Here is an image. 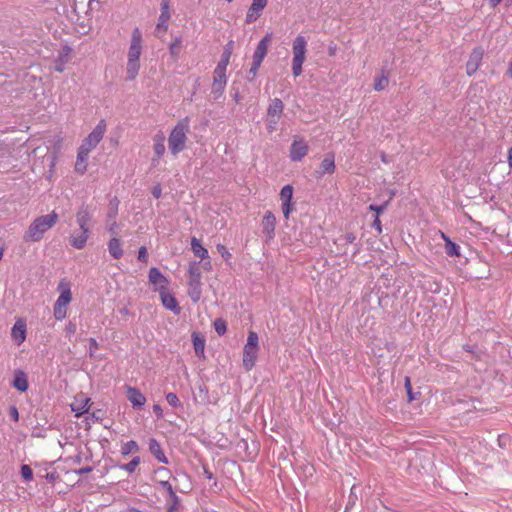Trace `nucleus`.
I'll use <instances>...</instances> for the list:
<instances>
[{
  "label": "nucleus",
  "instance_id": "f3484780",
  "mask_svg": "<svg viewBox=\"0 0 512 512\" xmlns=\"http://www.w3.org/2000/svg\"><path fill=\"white\" fill-rule=\"evenodd\" d=\"M162 305L175 314L180 313V307L175 297L168 292V288L159 292Z\"/></svg>",
  "mask_w": 512,
  "mask_h": 512
},
{
  "label": "nucleus",
  "instance_id": "dca6fc26",
  "mask_svg": "<svg viewBox=\"0 0 512 512\" xmlns=\"http://www.w3.org/2000/svg\"><path fill=\"white\" fill-rule=\"evenodd\" d=\"M11 337L17 345L22 344L26 339V323L23 319H18L11 330Z\"/></svg>",
  "mask_w": 512,
  "mask_h": 512
},
{
  "label": "nucleus",
  "instance_id": "c756f323",
  "mask_svg": "<svg viewBox=\"0 0 512 512\" xmlns=\"http://www.w3.org/2000/svg\"><path fill=\"white\" fill-rule=\"evenodd\" d=\"M140 70V61L127 59L126 63V80H134Z\"/></svg>",
  "mask_w": 512,
  "mask_h": 512
},
{
  "label": "nucleus",
  "instance_id": "c9c22d12",
  "mask_svg": "<svg viewBox=\"0 0 512 512\" xmlns=\"http://www.w3.org/2000/svg\"><path fill=\"white\" fill-rule=\"evenodd\" d=\"M67 307L68 306H64V305H60V304H54L53 314H54V317H55L56 320L61 321L64 318H66Z\"/></svg>",
  "mask_w": 512,
  "mask_h": 512
},
{
  "label": "nucleus",
  "instance_id": "0e129e2a",
  "mask_svg": "<svg viewBox=\"0 0 512 512\" xmlns=\"http://www.w3.org/2000/svg\"><path fill=\"white\" fill-rule=\"evenodd\" d=\"M11 416L13 417V419L15 421L18 420L19 414H18V411H17V409L15 407L11 408Z\"/></svg>",
  "mask_w": 512,
  "mask_h": 512
},
{
  "label": "nucleus",
  "instance_id": "7ed1b4c3",
  "mask_svg": "<svg viewBox=\"0 0 512 512\" xmlns=\"http://www.w3.org/2000/svg\"><path fill=\"white\" fill-rule=\"evenodd\" d=\"M307 40L304 36L298 35L292 43V73L294 77L302 74V66L306 60Z\"/></svg>",
  "mask_w": 512,
  "mask_h": 512
},
{
  "label": "nucleus",
  "instance_id": "c85d7f7f",
  "mask_svg": "<svg viewBox=\"0 0 512 512\" xmlns=\"http://www.w3.org/2000/svg\"><path fill=\"white\" fill-rule=\"evenodd\" d=\"M12 386L18 391L25 392L28 389L27 376L23 371H17Z\"/></svg>",
  "mask_w": 512,
  "mask_h": 512
},
{
  "label": "nucleus",
  "instance_id": "423d86ee",
  "mask_svg": "<svg viewBox=\"0 0 512 512\" xmlns=\"http://www.w3.org/2000/svg\"><path fill=\"white\" fill-rule=\"evenodd\" d=\"M227 67L217 65L213 71V84L211 89V96L214 100L219 99L227 85V76H226Z\"/></svg>",
  "mask_w": 512,
  "mask_h": 512
},
{
  "label": "nucleus",
  "instance_id": "49530a36",
  "mask_svg": "<svg viewBox=\"0 0 512 512\" xmlns=\"http://www.w3.org/2000/svg\"><path fill=\"white\" fill-rule=\"evenodd\" d=\"M214 328H215V331L219 334V335H223L225 332H226V324L223 320L221 319H217L215 320L214 322Z\"/></svg>",
  "mask_w": 512,
  "mask_h": 512
},
{
  "label": "nucleus",
  "instance_id": "4d7b16f0",
  "mask_svg": "<svg viewBox=\"0 0 512 512\" xmlns=\"http://www.w3.org/2000/svg\"><path fill=\"white\" fill-rule=\"evenodd\" d=\"M372 227L378 231V233L382 232L381 222L379 220V216L377 215L372 223Z\"/></svg>",
  "mask_w": 512,
  "mask_h": 512
},
{
  "label": "nucleus",
  "instance_id": "a878e982",
  "mask_svg": "<svg viewBox=\"0 0 512 512\" xmlns=\"http://www.w3.org/2000/svg\"><path fill=\"white\" fill-rule=\"evenodd\" d=\"M189 286L190 287H201V272L197 263L189 265Z\"/></svg>",
  "mask_w": 512,
  "mask_h": 512
},
{
  "label": "nucleus",
  "instance_id": "f257e3e1",
  "mask_svg": "<svg viewBox=\"0 0 512 512\" xmlns=\"http://www.w3.org/2000/svg\"><path fill=\"white\" fill-rule=\"evenodd\" d=\"M58 221V215L51 212L46 215L39 216L33 220L26 232L23 239L26 242H39L43 239L44 234L51 229Z\"/></svg>",
  "mask_w": 512,
  "mask_h": 512
},
{
  "label": "nucleus",
  "instance_id": "79ce46f5",
  "mask_svg": "<svg viewBox=\"0 0 512 512\" xmlns=\"http://www.w3.org/2000/svg\"><path fill=\"white\" fill-rule=\"evenodd\" d=\"M181 46V39L176 38L174 42H172L169 46V51L173 57H178L179 55V48Z\"/></svg>",
  "mask_w": 512,
  "mask_h": 512
},
{
  "label": "nucleus",
  "instance_id": "f704fd0d",
  "mask_svg": "<svg viewBox=\"0 0 512 512\" xmlns=\"http://www.w3.org/2000/svg\"><path fill=\"white\" fill-rule=\"evenodd\" d=\"M165 137L161 134L156 136L155 143H154V152L157 157L163 156L165 153Z\"/></svg>",
  "mask_w": 512,
  "mask_h": 512
},
{
  "label": "nucleus",
  "instance_id": "774afa93",
  "mask_svg": "<svg viewBox=\"0 0 512 512\" xmlns=\"http://www.w3.org/2000/svg\"><path fill=\"white\" fill-rule=\"evenodd\" d=\"M507 75L512 79V61L509 64V67L507 69Z\"/></svg>",
  "mask_w": 512,
  "mask_h": 512
},
{
  "label": "nucleus",
  "instance_id": "f03ea898",
  "mask_svg": "<svg viewBox=\"0 0 512 512\" xmlns=\"http://www.w3.org/2000/svg\"><path fill=\"white\" fill-rule=\"evenodd\" d=\"M188 132L189 119L186 117L177 123L168 137V147L173 155H177L184 150Z\"/></svg>",
  "mask_w": 512,
  "mask_h": 512
},
{
  "label": "nucleus",
  "instance_id": "09e8293b",
  "mask_svg": "<svg viewBox=\"0 0 512 512\" xmlns=\"http://www.w3.org/2000/svg\"><path fill=\"white\" fill-rule=\"evenodd\" d=\"M268 0H253L251 6L254 10L262 11L266 5Z\"/></svg>",
  "mask_w": 512,
  "mask_h": 512
},
{
  "label": "nucleus",
  "instance_id": "338daca9",
  "mask_svg": "<svg viewBox=\"0 0 512 512\" xmlns=\"http://www.w3.org/2000/svg\"><path fill=\"white\" fill-rule=\"evenodd\" d=\"M92 471V468L91 467H84V468H81L78 473L79 474H84V473H88V472H91Z\"/></svg>",
  "mask_w": 512,
  "mask_h": 512
},
{
  "label": "nucleus",
  "instance_id": "680f3d73",
  "mask_svg": "<svg viewBox=\"0 0 512 512\" xmlns=\"http://www.w3.org/2000/svg\"><path fill=\"white\" fill-rule=\"evenodd\" d=\"M346 243H353L356 240V236L353 233H347L344 236Z\"/></svg>",
  "mask_w": 512,
  "mask_h": 512
},
{
  "label": "nucleus",
  "instance_id": "ddd939ff",
  "mask_svg": "<svg viewBox=\"0 0 512 512\" xmlns=\"http://www.w3.org/2000/svg\"><path fill=\"white\" fill-rule=\"evenodd\" d=\"M272 40V34L267 33L257 44V47L253 54V60L259 61L262 63L265 56L267 55L268 46Z\"/></svg>",
  "mask_w": 512,
  "mask_h": 512
},
{
  "label": "nucleus",
  "instance_id": "bf43d9fd",
  "mask_svg": "<svg viewBox=\"0 0 512 512\" xmlns=\"http://www.w3.org/2000/svg\"><path fill=\"white\" fill-rule=\"evenodd\" d=\"M153 412L155 413V415L157 416V418H159V419H160V418H162V417H163V410H162V408H161V406H160V405L155 404V405L153 406Z\"/></svg>",
  "mask_w": 512,
  "mask_h": 512
},
{
  "label": "nucleus",
  "instance_id": "20e7f679",
  "mask_svg": "<svg viewBox=\"0 0 512 512\" xmlns=\"http://www.w3.org/2000/svg\"><path fill=\"white\" fill-rule=\"evenodd\" d=\"M259 338L256 332L248 333L247 342L243 349V366L247 371L251 370L257 360L259 352Z\"/></svg>",
  "mask_w": 512,
  "mask_h": 512
},
{
  "label": "nucleus",
  "instance_id": "ea45409f",
  "mask_svg": "<svg viewBox=\"0 0 512 512\" xmlns=\"http://www.w3.org/2000/svg\"><path fill=\"white\" fill-rule=\"evenodd\" d=\"M261 12L262 11L254 10L253 7L250 6L246 14V23L251 24L255 22L260 17Z\"/></svg>",
  "mask_w": 512,
  "mask_h": 512
},
{
  "label": "nucleus",
  "instance_id": "6e6d98bb",
  "mask_svg": "<svg viewBox=\"0 0 512 512\" xmlns=\"http://www.w3.org/2000/svg\"><path fill=\"white\" fill-rule=\"evenodd\" d=\"M138 259L142 262L147 261V249L145 247H141L138 251Z\"/></svg>",
  "mask_w": 512,
  "mask_h": 512
},
{
  "label": "nucleus",
  "instance_id": "a18cd8bd",
  "mask_svg": "<svg viewBox=\"0 0 512 512\" xmlns=\"http://www.w3.org/2000/svg\"><path fill=\"white\" fill-rule=\"evenodd\" d=\"M405 389H406V392H407L408 401L409 402L414 401L416 399V395L412 391L411 382H410V378L409 377L405 378Z\"/></svg>",
  "mask_w": 512,
  "mask_h": 512
},
{
  "label": "nucleus",
  "instance_id": "aec40b11",
  "mask_svg": "<svg viewBox=\"0 0 512 512\" xmlns=\"http://www.w3.org/2000/svg\"><path fill=\"white\" fill-rule=\"evenodd\" d=\"M90 235V229L80 230L79 233H73L69 237V242L75 249H83Z\"/></svg>",
  "mask_w": 512,
  "mask_h": 512
},
{
  "label": "nucleus",
  "instance_id": "a211bd4d",
  "mask_svg": "<svg viewBox=\"0 0 512 512\" xmlns=\"http://www.w3.org/2000/svg\"><path fill=\"white\" fill-rule=\"evenodd\" d=\"M127 398L133 408H142L146 402L145 396L135 387H127Z\"/></svg>",
  "mask_w": 512,
  "mask_h": 512
},
{
  "label": "nucleus",
  "instance_id": "1a4fd4ad",
  "mask_svg": "<svg viewBox=\"0 0 512 512\" xmlns=\"http://www.w3.org/2000/svg\"><path fill=\"white\" fill-rule=\"evenodd\" d=\"M293 187L287 184L282 187L280 191V199L282 202L281 208L285 219H289L291 212L293 211Z\"/></svg>",
  "mask_w": 512,
  "mask_h": 512
},
{
  "label": "nucleus",
  "instance_id": "052dcab7",
  "mask_svg": "<svg viewBox=\"0 0 512 512\" xmlns=\"http://www.w3.org/2000/svg\"><path fill=\"white\" fill-rule=\"evenodd\" d=\"M218 251L221 253L222 257L228 258L230 257V253L226 250V248L223 245H218Z\"/></svg>",
  "mask_w": 512,
  "mask_h": 512
},
{
  "label": "nucleus",
  "instance_id": "864d4df0",
  "mask_svg": "<svg viewBox=\"0 0 512 512\" xmlns=\"http://www.w3.org/2000/svg\"><path fill=\"white\" fill-rule=\"evenodd\" d=\"M97 348H98V343H97L96 339L90 338L89 339V356L91 358L94 357V352H95V350H97Z\"/></svg>",
  "mask_w": 512,
  "mask_h": 512
},
{
  "label": "nucleus",
  "instance_id": "bb28decb",
  "mask_svg": "<svg viewBox=\"0 0 512 512\" xmlns=\"http://www.w3.org/2000/svg\"><path fill=\"white\" fill-rule=\"evenodd\" d=\"M441 238L445 242V252L448 256L451 257H459L460 256V247L456 243H454L445 233L440 232Z\"/></svg>",
  "mask_w": 512,
  "mask_h": 512
},
{
  "label": "nucleus",
  "instance_id": "2f4dec72",
  "mask_svg": "<svg viewBox=\"0 0 512 512\" xmlns=\"http://www.w3.org/2000/svg\"><path fill=\"white\" fill-rule=\"evenodd\" d=\"M191 249L195 256L199 257L200 259H205L208 257V251L206 248H204L199 240L195 237L191 240Z\"/></svg>",
  "mask_w": 512,
  "mask_h": 512
},
{
  "label": "nucleus",
  "instance_id": "5fc2aeb1",
  "mask_svg": "<svg viewBox=\"0 0 512 512\" xmlns=\"http://www.w3.org/2000/svg\"><path fill=\"white\" fill-rule=\"evenodd\" d=\"M76 329V324L70 321L65 327V332L68 336H71L75 334Z\"/></svg>",
  "mask_w": 512,
  "mask_h": 512
},
{
  "label": "nucleus",
  "instance_id": "0eeeda50",
  "mask_svg": "<svg viewBox=\"0 0 512 512\" xmlns=\"http://www.w3.org/2000/svg\"><path fill=\"white\" fill-rule=\"evenodd\" d=\"M142 33L139 28H134L131 34L130 46L127 53V59L140 61L142 53Z\"/></svg>",
  "mask_w": 512,
  "mask_h": 512
},
{
  "label": "nucleus",
  "instance_id": "a19ab883",
  "mask_svg": "<svg viewBox=\"0 0 512 512\" xmlns=\"http://www.w3.org/2000/svg\"><path fill=\"white\" fill-rule=\"evenodd\" d=\"M160 485L167 492L171 500L176 501L178 499L176 493L173 490L172 485L168 481H161Z\"/></svg>",
  "mask_w": 512,
  "mask_h": 512
},
{
  "label": "nucleus",
  "instance_id": "de8ad7c7",
  "mask_svg": "<svg viewBox=\"0 0 512 512\" xmlns=\"http://www.w3.org/2000/svg\"><path fill=\"white\" fill-rule=\"evenodd\" d=\"M189 295L194 302H197L201 296V287H190Z\"/></svg>",
  "mask_w": 512,
  "mask_h": 512
},
{
  "label": "nucleus",
  "instance_id": "6e6552de",
  "mask_svg": "<svg viewBox=\"0 0 512 512\" xmlns=\"http://www.w3.org/2000/svg\"><path fill=\"white\" fill-rule=\"evenodd\" d=\"M309 152V146L306 140L301 137H295L290 147V159L293 162H300Z\"/></svg>",
  "mask_w": 512,
  "mask_h": 512
},
{
  "label": "nucleus",
  "instance_id": "9d476101",
  "mask_svg": "<svg viewBox=\"0 0 512 512\" xmlns=\"http://www.w3.org/2000/svg\"><path fill=\"white\" fill-rule=\"evenodd\" d=\"M170 19V8L169 0H162L161 3V14L155 29V33L158 37H161V33H164L168 29V21Z\"/></svg>",
  "mask_w": 512,
  "mask_h": 512
},
{
  "label": "nucleus",
  "instance_id": "4c0bfd02",
  "mask_svg": "<svg viewBox=\"0 0 512 512\" xmlns=\"http://www.w3.org/2000/svg\"><path fill=\"white\" fill-rule=\"evenodd\" d=\"M139 464L140 457L136 456L129 463L120 465V468L127 471L128 473H133Z\"/></svg>",
  "mask_w": 512,
  "mask_h": 512
},
{
  "label": "nucleus",
  "instance_id": "e433bc0d",
  "mask_svg": "<svg viewBox=\"0 0 512 512\" xmlns=\"http://www.w3.org/2000/svg\"><path fill=\"white\" fill-rule=\"evenodd\" d=\"M193 345H194L195 353L198 356H203L204 348H205V341L203 339H201L200 337H198L197 335H193Z\"/></svg>",
  "mask_w": 512,
  "mask_h": 512
},
{
  "label": "nucleus",
  "instance_id": "c03bdc74",
  "mask_svg": "<svg viewBox=\"0 0 512 512\" xmlns=\"http://www.w3.org/2000/svg\"><path fill=\"white\" fill-rule=\"evenodd\" d=\"M21 475L26 481H31L33 479V471L31 467L29 465H22Z\"/></svg>",
  "mask_w": 512,
  "mask_h": 512
},
{
  "label": "nucleus",
  "instance_id": "f8f14e48",
  "mask_svg": "<svg viewBox=\"0 0 512 512\" xmlns=\"http://www.w3.org/2000/svg\"><path fill=\"white\" fill-rule=\"evenodd\" d=\"M276 218L271 211H266L262 219V232L268 240L274 237Z\"/></svg>",
  "mask_w": 512,
  "mask_h": 512
},
{
  "label": "nucleus",
  "instance_id": "603ef678",
  "mask_svg": "<svg viewBox=\"0 0 512 512\" xmlns=\"http://www.w3.org/2000/svg\"><path fill=\"white\" fill-rule=\"evenodd\" d=\"M387 205H388V202H385V203H384V204H382V205H375V204H371V205L369 206V209H370L371 211L376 212V213H377V215H379L380 213H382V212L386 209Z\"/></svg>",
  "mask_w": 512,
  "mask_h": 512
},
{
  "label": "nucleus",
  "instance_id": "72a5a7b5",
  "mask_svg": "<svg viewBox=\"0 0 512 512\" xmlns=\"http://www.w3.org/2000/svg\"><path fill=\"white\" fill-rule=\"evenodd\" d=\"M138 451H139V446H138L137 442L134 440H130V441L124 443L121 447V454L123 456H127L131 453L138 452Z\"/></svg>",
  "mask_w": 512,
  "mask_h": 512
},
{
  "label": "nucleus",
  "instance_id": "13d9d810",
  "mask_svg": "<svg viewBox=\"0 0 512 512\" xmlns=\"http://www.w3.org/2000/svg\"><path fill=\"white\" fill-rule=\"evenodd\" d=\"M161 194H162V188H161V186H160V185H156V186H154V187H153V189H152V195H153L156 199H158V198H160V197H161Z\"/></svg>",
  "mask_w": 512,
  "mask_h": 512
},
{
  "label": "nucleus",
  "instance_id": "2eb2a0df",
  "mask_svg": "<svg viewBox=\"0 0 512 512\" xmlns=\"http://www.w3.org/2000/svg\"><path fill=\"white\" fill-rule=\"evenodd\" d=\"M92 220V212L88 206H82L76 213V222L80 230L90 229V222Z\"/></svg>",
  "mask_w": 512,
  "mask_h": 512
},
{
  "label": "nucleus",
  "instance_id": "e2e57ef3",
  "mask_svg": "<svg viewBox=\"0 0 512 512\" xmlns=\"http://www.w3.org/2000/svg\"><path fill=\"white\" fill-rule=\"evenodd\" d=\"M507 162L509 167L512 169V146L509 148L507 153Z\"/></svg>",
  "mask_w": 512,
  "mask_h": 512
},
{
  "label": "nucleus",
  "instance_id": "4be33fe9",
  "mask_svg": "<svg viewBox=\"0 0 512 512\" xmlns=\"http://www.w3.org/2000/svg\"><path fill=\"white\" fill-rule=\"evenodd\" d=\"M149 451L160 463H168L167 457L165 456L160 443L154 438L149 441Z\"/></svg>",
  "mask_w": 512,
  "mask_h": 512
},
{
  "label": "nucleus",
  "instance_id": "5701e85b",
  "mask_svg": "<svg viewBox=\"0 0 512 512\" xmlns=\"http://www.w3.org/2000/svg\"><path fill=\"white\" fill-rule=\"evenodd\" d=\"M89 154L90 153L86 152L85 149H81V148L78 149L77 159H76V163H75V171L77 173L84 174L85 171L87 170V161L89 158Z\"/></svg>",
  "mask_w": 512,
  "mask_h": 512
},
{
  "label": "nucleus",
  "instance_id": "9b49d317",
  "mask_svg": "<svg viewBox=\"0 0 512 512\" xmlns=\"http://www.w3.org/2000/svg\"><path fill=\"white\" fill-rule=\"evenodd\" d=\"M149 282L154 286V290L161 292L167 289L168 279L156 267H152L148 274Z\"/></svg>",
  "mask_w": 512,
  "mask_h": 512
},
{
  "label": "nucleus",
  "instance_id": "b1692460",
  "mask_svg": "<svg viewBox=\"0 0 512 512\" xmlns=\"http://www.w3.org/2000/svg\"><path fill=\"white\" fill-rule=\"evenodd\" d=\"M108 252L113 259H120L123 256L122 243L117 237H112L108 242Z\"/></svg>",
  "mask_w": 512,
  "mask_h": 512
},
{
  "label": "nucleus",
  "instance_id": "412c9836",
  "mask_svg": "<svg viewBox=\"0 0 512 512\" xmlns=\"http://www.w3.org/2000/svg\"><path fill=\"white\" fill-rule=\"evenodd\" d=\"M89 402L90 399L81 395L76 397L75 400L71 403V410L75 412L76 417H80L84 413H87L89 410Z\"/></svg>",
  "mask_w": 512,
  "mask_h": 512
},
{
  "label": "nucleus",
  "instance_id": "69168bd1",
  "mask_svg": "<svg viewBox=\"0 0 512 512\" xmlns=\"http://www.w3.org/2000/svg\"><path fill=\"white\" fill-rule=\"evenodd\" d=\"M116 226H117L116 222H113L112 224H110L108 227L109 232L112 234H116V232H115Z\"/></svg>",
  "mask_w": 512,
  "mask_h": 512
},
{
  "label": "nucleus",
  "instance_id": "3c124183",
  "mask_svg": "<svg viewBox=\"0 0 512 512\" xmlns=\"http://www.w3.org/2000/svg\"><path fill=\"white\" fill-rule=\"evenodd\" d=\"M260 66L261 62L253 60L251 68L249 70V75H251L252 77H249V80H252L256 76Z\"/></svg>",
  "mask_w": 512,
  "mask_h": 512
},
{
  "label": "nucleus",
  "instance_id": "8fccbe9b",
  "mask_svg": "<svg viewBox=\"0 0 512 512\" xmlns=\"http://www.w3.org/2000/svg\"><path fill=\"white\" fill-rule=\"evenodd\" d=\"M280 118H267V129L269 132L276 130Z\"/></svg>",
  "mask_w": 512,
  "mask_h": 512
},
{
  "label": "nucleus",
  "instance_id": "393cba45",
  "mask_svg": "<svg viewBox=\"0 0 512 512\" xmlns=\"http://www.w3.org/2000/svg\"><path fill=\"white\" fill-rule=\"evenodd\" d=\"M284 105L279 98H274L268 107L267 118H280L283 113Z\"/></svg>",
  "mask_w": 512,
  "mask_h": 512
},
{
  "label": "nucleus",
  "instance_id": "4468645a",
  "mask_svg": "<svg viewBox=\"0 0 512 512\" xmlns=\"http://www.w3.org/2000/svg\"><path fill=\"white\" fill-rule=\"evenodd\" d=\"M58 290L60 291V295L57 298L55 304L68 306L72 300L69 282L66 281L65 279H62L58 284Z\"/></svg>",
  "mask_w": 512,
  "mask_h": 512
},
{
  "label": "nucleus",
  "instance_id": "37998d69",
  "mask_svg": "<svg viewBox=\"0 0 512 512\" xmlns=\"http://www.w3.org/2000/svg\"><path fill=\"white\" fill-rule=\"evenodd\" d=\"M166 400L168 404L172 407H179L181 405L179 398L175 393L170 392L166 394Z\"/></svg>",
  "mask_w": 512,
  "mask_h": 512
},
{
  "label": "nucleus",
  "instance_id": "7c9ffc66",
  "mask_svg": "<svg viewBox=\"0 0 512 512\" xmlns=\"http://www.w3.org/2000/svg\"><path fill=\"white\" fill-rule=\"evenodd\" d=\"M71 49L69 47H64V49L60 52L58 58L55 61V67L54 69L57 72H63L65 69V64L69 60Z\"/></svg>",
  "mask_w": 512,
  "mask_h": 512
},
{
  "label": "nucleus",
  "instance_id": "6ab92c4d",
  "mask_svg": "<svg viewBox=\"0 0 512 512\" xmlns=\"http://www.w3.org/2000/svg\"><path fill=\"white\" fill-rule=\"evenodd\" d=\"M483 53L480 49H474L466 63V71L469 76L474 74L480 66Z\"/></svg>",
  "mask_w": 512,
  "mask_h": 512
},
{
  "label": "nucleus",
  "instance_id": "58836bf2",
  "mask_svg": "<svg viewBox=\"0 0 512 512\" xmlns=\"http://www.w3.org/2000/svg\"><path fill=\"white\" fill-rule=\"evenodd\" d=\"M388 85V76L382 74L381 76L377 77L374 82V89L376 91L383 90Z\"/></svg>",
  "mask_w": 512,
  "mask_h": 512
},
{
  "label": "nucleus",
  "instance_id": "39448f33",
  "mask_svg": "<svg viewBox=\"0 0 512 512\" xmlns=\"http://www.w3.org/2000/svg\"><path fill=\"white\" fill-rule=\"evenodd\" d=\"M106 128L107 125L105 120H100L92 132L82 141L79 148L85 149L86 152L90 153L102 140L106 132Z\"/></svg>",
  "mask_w": 512,
  "mask_h": 512
},
{
  "label": "nucleus",
  "instance_id": "473e14b6",
  "mask_svg": "<svg viewBox=\"0 0 512 512\" xmlns=\"http://www.w3.org/2000/svg\"><path fill=\"white\" fill-rule=\"evenodd\" d=\"M233 44H234L233 41H229L226 44L224 51L221 55V59L217 65H221V66H225V67H227L229 65L230 57H231L232 50H233Z\"/></svg>",
  "mask_w": 512,
  "mask_h": 512
},
{
  "label": "nucleus",
  "instance_id": "cd10ccee",
  "mask_svg": "<svg viewBox=\"0 0 512 512\" xmlns=\"http://www.w3.org/2000/svg\"><path fill=\"white\" fill-rule=\"evenodd\" d=\"M335 171V161L333 154H327L320 164V175L332 174Z\"/></svg>",
  "mask_w": 512,
  "mask_h": 512
}]
</instances>
